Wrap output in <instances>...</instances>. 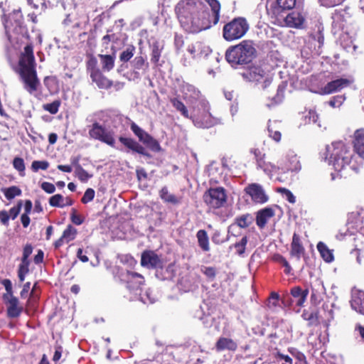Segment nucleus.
Listing matches in <instances>:
<instances>
[{"instance_id": "nucleus-42", "label": "nucleus", "mask_w": 364, "mask_h": 364, "mask_svg": "<svg viewBox=\"0 0 364 364\" xmlns=\"http://www.w3.org/2000/svg\"><path fill=\"white\" fill-rule=\"evenodd\" d=\"M77 235V230L71 225H69L67 228L63 231L62 237L65 240L66 243L73 240Z\"/></svg>"}, {"instance_id": "nucleus-55", "label": "nucleus", "mask_w": 364, "mask_h": 364, "mask_svg": "<svg viewBox=\"0 0 364 364\" xmlns=\"http://www.w3.org/2000/svg\"><path fill=\"white\" fill-rule=\"evenodd\" d=\"M288 352L296 360V362H301L306 360V355L295 348H288Z\"/></svg>"}, {"instance_id": "nucleus-14", "label": "nucleus", "mask_w": 364, "mask_h": 364, "mask_svg": "<svg viewBox=\"0 0 364 364\" xmlns=\"http://www.w3.org/2000/svg\"><path fill=\"white\" fill-rule=\"evenodd\" d=\"M210 7L211 13H210L208 10L204 8L203 5V9H201V16H203L205 14V18L210 23V28L213 26L216 25L220 20V9L221 6L218 0H204Z\"/></svg>"}, {"instance_id": "nucleus-43", "label": "nucleus", "mask_w": 364, "mask_h": 364, "mask_svg": "<svg viewBox=\"0 0 364 364\" xmlns=\"http://www.w3.org/2000/svg\"><path fill=\"white\" fill-rule=\"evenodd\" d=\"M200 272L209 281H213L217 274V269L214 267L201 266Z\"/></svg>"}, {"instance_id": "nucleus-35", "label": "nucleus", "mask_w": 364, "mask_h": 364, "mask_svg": "<svg viewBox=\"0 0 364 364\" xmlns=\"http://www.w3.org/2000/svg\"><path fill=\"white\" fill-rule=\"evenodd\" d=\"M101 59L102 70L110 71L114 66V58L110 55H99Z\"/></svg>"}, {"instance_id": "nucleus-38", "label": "nucleus", "mask_w": 364, "mask_h": 364, "mask_svg": "<svg viewBox=\"0 0 364 364\" xmlns=\"http://www.w3.org/2000/svg\"><path fill=\"white\" fill-rule=\"evenodd\" d=\"M171 103L173 107L186 118L191 119V114H189L188 110L182 101L177 98L171 100Z\"/></svg>"}, {"instance_id": "nucleus-31", "label": "nucleus", "mask_w": 364, "mask_h": 364, "mask_svg": "<svg viewBox=\"0 0 364 364\" xmlns=\"http://www.w3.org/2000/svg\"><path fill=\"white\" fill-rule=\"evenodd\" d=\"M316 247L321 257L325 262L330 263L333 261L334 256L333 250H330L324 242H318Z\"/></svg>"}, {"instance_id": "nucleus-37", "label": "nucleus", "mask_w": 364, "mask_h": 364, "mask_svg": "<svg viewBox=\"0 0 364 364\" xmlns=\"http://www.w3.org/2000/svg\"><path fill=\"white\" fill-rule=\"evenodd\" d=\"M161 198L169 203L177 204L180 203V200L174 195L170 193L166 187H163L159 193Z\"/></svg>"}, {"instance_id": "nucleus-59", "label": "nucleus", "mask_w": 364, "mask_h": 364, "mask_svg": "<svg viewBox=\"0 0 364 364\" xmlns=\"http://www.w3.org/2000/svg\"><path fill=\"white\" fill-rule=\"evenodd\" d=\"M95 192L94 189L90 188H87L85 191V192L81 199L82 203L84 204H87L89 202L92 201L95 198Z\"/></svg>"}, {"instance_id": "nucleus-60", "label": "nucleus", "mask_w": 364, "mask_h": 364, "mask_svg": "<svg viewBox=\"0 0 364 364\" xmlns=\"http://www.w3.org/2000/svg\"><path fill=\"white\" fill-rule=\"evenodd\" d=\"M160 57L161 50L159 49V46L155 43L152 47L151 61L154 63H156L159 60Z\"/></svg>"}, {"instance_id": "nucleus-28", "label": "nucleus", "mask_w": 364, "mask_h": 364, "mask_svg": "<svg viewBox=\"0 0 364 364\" xmlns=\"http://www.w3.org/2000/svg\"><path fill=\"white\" fill-rule=\"evenodd\" d=\"M350 305L355 311L364 314V292L353 293L350 301Z\"/></svg>"}, {"instance_id": "nucleus-9", "label": "nucleus", "mask_w": 364, "mask_h": 364, "mask_svg": "<svg viewBox=\"0 0 364 364\" xmlns=\"http://www.w3.org/2000/svg\"><path fill=\"white\" fill-rule=\"evenodd\" d=\"M203 200L210 208H219L226 203L225 191L222 187L211 188L205 192Z\"/></svg>"}, {"instance_id": "nucleus-33", "label": "nucleus", "mask_w": 364, "mask_h": 364, "mask_svg": "<svg viewBox=\"0 0 364 364\" xmlns=\"http://www.w3.org/2000/svg\"><path fill=\"white\" fill-rule=\"evenodd\" d=\"M196 236L198 245L200 247V248L205 252L209 251V240L206 231L204 230H200L198 231Z\"/></svg>"}, {"instance_id": "nucleus-39", "label": "nucleus", "mask_w": 364, "mask_h": 364, "mask_svg": "<svg viewBox=\"0 0 364 364\" xmlns=\"http://www.w3.org/2000/svg\"><path fill=\"white\" fill-rule=\"evenodd\" d=\"M43 83L50 93L53 94L57 92L58 85L55 77L47 76L44 78Z\"/></svg>"}, {"instance_id": "nucleus-1", "label": "nucleus", "mask_w": 364, "mask_h": 364, "mask_svg": "<svg viewBox=\"0 0 364 364\" xmlns=\"http://www.w3.org/2000/svg\"><path fill=\"white\" fill-rule=\"evenodd\" d=\"M203 3L200 0H180L175 6V13L184 30L198 33L210 28L205 14L201 16Z\"/></svg>"}, {"instance_id": "nucleus-29", "label": "nucleus", "mask_w": 364, "mask_h": 364, "mask_svg": "<svg viewBox=\"0 0 364 364\" xmlns=\"http://www.w3.org/2000/svg\"><path fill=\"white\" fill-rule=\"evenodd\" d=\"M354 149L355 152L364 159V129H358L355 134Z\"/></svg>"}, {"instance_id": "nucleus-34", "label": "nucleus", "mask_w": 364, "mask_h": 364, "mask_svg": "<svg viewBox=\"0 0 364 364\" xmlns=\"http://www.w3.org/2000/svg\"><path fill=\"white\" fill-rule=\"evenodd\" d=\"M289 164H286L285 166H283L284 169H282V171H296L300 170L301 165L299 163V161L298 159V157L291 154V155H289Z\"/></svg>"}, {"instance_id": "nucleus-61", "label": "nucleus", "mask_w": 364, "mask_h": 364, "mask_svg": "<svg viewBox=\"0 0 364 364\" xmlns=\"http://www.w3.org/2000/svg\"><path fill=\"white\" fill-rule=\"evenodd\" d=\"M87 68L90 73L100 70L97 68V60L95 57H91L87 63Z\"/></svg>"}, {"instance_id": "nucleus-52", "label": "nucleus", "mask_w": 364, "mask_h": 364, "mask_svg": "<svg viewBox=\"0 0 364 364\" xmlns=\"http://www.w3.org/2000/svg\"><path fill=\"white\" fill-rule=\"evenodd\" d=\"M75 173L81 181H87L92 177V175L89 174L80 165L75 167Z\"/></svg>"}, {"instance_id": "nucleus-46", "label": "nucleus", "mask_w": 364, "mask_h": 364, "mask_svg": "<svg viewBox=\"0 0 364 364\" xmlns=\"http://www.w3.org/2000/svg\"><path fill=\"white\" fill-rule=\"evenodd\" d=\"M131 130L134 134L139 138V141H141L144 137L148 134L144 129L139 127L136 123L132 122L130 125Z\"/></svg>"}, {"instance_id": "nucleus-27", "label": "nucleus", "mask_w": 364, "mask_h": 364, "mask_svg": "<svg viewBox=\"0 0 364 364\" xmlns=\"http://www.w3.org/2000/svg\"><path fill=\"white\" fill-rule=\"evenodd\" d=\"M132 66L137 77L145 75L149 69V63L142 56H136L132 61Z\"/></svg>"}, {"instance_id": "nucleus-58", "label": "nucleus", "mask_w": 364, "mask_h": 364, "mask_svg": "<svg viewBox=\"0 0 364 364\" xmlns=\"http://www.w3.org/2000/svg\"><path fill=\"white\" fill-rule=\"evenodd\" d=\"M279 296L277 293L272 292L269 298L267 306L269 309H274L279 306Z\"/></svg>"}, {"instance_id": "nucleus-62", "label": "nucleus", "mask_w": 364, "mask_h": 364, "mask_svg": "<svg viewBox=\"0 0 364 364\" xmlns=\"http://www.w3.org/2000/svg\"><path fill=\"white\" fill-rule=\"evenodd\" d=\"M21 209V201H20L16 206L12 207L9 213V218H11L12 220H14L16 218V217L18 215Z\"/></svg>"}, {"instance_id": "nucleus-32", "label": "nucleus", "mask_w": 364, "mask_h": 364, "mask_svg": "<svg viewBox=\"0 0 364 364\" xmlns=\"http://www.w3.org/2000/svg\"><path fill=\"white\" fill-rule=\"evenodd\" d=\"M279 123L274 121H269L267 126V131L269 136L272 138L275 141H279L281 140V133L279 130Z\"/></svg>"}, {"instance_id": "nucleus-4", "label": "nucleus", "mask_w": 364, "mask_h": 364, "mask_svg": "<svg viewBox=\"0 0 364 364\" xmlns=\"http://www.w3.org/2000/svg\"><path fill=\"white\" fill-rule=\"evenodd\" d=\"M352 155L349 148L342 141L333 142L326 148L325 160L337 171L350 163Z\"/></svg>"}, {"instance_id": "nucleus-6", "label": "nucleus", "mask_w": 364, "mask_h": 364, "mask_svg": "<svg viewBox=\"0 0 364 364\" xmlns=\"http://www.w3.org/2000/svg\"><path fill=\"white\" fill-rule=\"evenodd\" d=\"M180 91L183 100L190 105L193 111L198 107H207L208 101L201 95L200 91L194 85L186 82L180 85Z\"/></svg>"}, {"instance_id": "nucleus-15", "label": "nucleus", "mask_w": 364, "mask_h": 364, "mask_svg": "<svg viewBox=\"0 0 364 364\" xmlns=\"http://www.w3.org/2000/svg\"><path fill=\"white\" fill-rule=\"evenodd\" d=\"M188 53L193 59H199L207 57L211 52L209 46L203 43L197 41L189 45L187 48Z\"/></svg>"}, {"instance_id": "nucleus-21", "label": "nucleus", "mask_w": 364, "mask_h": 364, "mask_svg": "<svg viewBox=\"0 0 364 364\" xmlns=\"http://www.w3.org/2000/svg\"><path fill=\"white\" fill-rule=\"evenodd\" d=\"M119 140L122 144H124L125 146L132 150L133 151H135L138 154H142L147 157L151 156L150 154L146 151L144 147H143L135 140L131 138H127L124 136H120Z\"/></svg>"}, {"instance_id": "nucleus-25", "label": "nucleus", "mask_w": 364, "mask_h": 364, "mask_svg": "<svg viewBox=\"0 0 364 364\" xmlns=\"http://www.w3.org/2000/svg\"><path fill=\"white\" fill-rule=\"evenodd\" d=\"M325 288L320 282H316L311 287V300L314 304H319L323 299Z\"/></svg>"}, {"instance_id": "nucleus-47", "label": "nucleus", "mask_w": 364, "mask_h": 364, "mask_svg": "<svg viewBox=\"0 0 364 364\" xmlns=\"http://www.w3.org/2000/svg\"><path fill=\"white\" fill-rule=\"evenodd\" d=\"M65 198L60 194L51 196L49 199V204L53 207L63 208Z\"/></svg>"}, {"instance_id": "nucleus-3", "label": "nucleus", "mask_w": 364, "mask_h": 364, "mask_svg": "<svg viewBox=\"0 0 364 364\" xmlns=\"http://www.w3.org/2000/svg\"><path fill=\"white\" fill-rule=\"evenodd\" d=\"M256 55V49L251 41H242L226 50L225 58L232 66L247 64Z\"/></svg>"}, {"instance_id": "nucleus-53", "label": "nucleus", "mask_w": 364, "mask_h": 364, "mask_svg": "<svg viewBox=\"0 0 364 364\" xmlns=\"http://www.w3.org/2000/svg\"><path fill=\"white\" fill-rule=\"evenodd\" d=\"M49 167V163L47 161H33L31 164V169L34 172L38 170H46Z\"/></svg>"}, {"instance_id": "nucleus-7", "label": "nucleus", "mask_w": 364, "mask_h": 364, "mask_svg": "<svg viewBox=\"0 0 364 364\" xmlns=\"http://www.w3.org/2000/svg\"><path fill=\"white\" fill-rule=\"evenodd\" d=\"M210 105L207 102V107H198L196 111H193L191 119L194 125L198 128H210L218 123L209 112Z\"/></svg>"}, {"instance_id": "nucleus-22", "label": "nucleus", "mask_w": 364, "mask_h": 364, "mask_svg": "<svg viewBox=\"0 0 364 364\" xmlns=\"http://www.w3.org/2000/svg\"><path fill=\"white\" fill-rule=\"evenodd\" d=\"M274 215V211L272 208H264L257 213L256 223L257 226L262 229L267 221Z\"/></svg>"}, {"instance_id": "nucleus-49", "label": "nucleus", "mask_w": 364, "mask_h": 364, "mask_svg": "<svg viewBox=\"0 0 364 364\" xmlns=\"http://www.w3.org/2000/svg\"><path fill=\"white\" fill-rule=\"evenodd\" d=\"M277 192L281 193L282 196L290 203L294 204L296 203V197L289 189L286 188H279L277 189Z\"/></svg>"}, {"instance_id": "nucleus-12", "label": "nucleus", "mask_w": 364, "mask_h": 364, "mask_svg": "<svg viewBox=\"0 0 364 364\" xmlns=\"http://www.w3.org/2000/svg\"><path fill=\"white\" fill-rule=\"evenodd\" d=\"M250 80L262 84V87H267L272 82L273 73L267 67L255 66L251 68L247 74Z\"/></svg>"}, {"instance_id": "nucleus-11", "label": "nucleus", "mask_w": 364, "mask_h": 364, "mask_svg": "<svg viewBox=\"0 0 364 364\" xmlns=\"http://www.w3.org/2000/svg\"><path fill=\"white\" fill-rule=\"evenodd\" d=\"M121 277L122 280L126 282L127 288L131 294L129 299H136L138 297L141 286L144 283L143 276L136 272L127 271L125 273L122 274Z\"/></svg>"}, {"instance_id": "nucleus-23", "label": "nucleus", "mask_w": 364, "mask_h": 364, "mask_svg": "<svg viewBox=\"0 0 364 364\" xmlns=\"http://www.w3.org/2000/svg\"><path fill=\"white\" fill-rule=\"evenodd\" d=\"M284 19L287 26L296 28H301L304 22V18L299 12H291Z\"/></svg>"}, {"instance_id": "nucleus-8", "label": "nucleus", "mask_w": 364, "mask_h": 364, "mask_svg": "<svg viewBox=\"0 0 364 364\" xmlns=\"http://www.w3.org/2000/svg\"><path fill=\"white\" fill-rule=\"evenodd\" d=\"M251 152L255 156L257 168L262 170L270 179H272L273 176L277 173L279 170L284 169L282 164L276 165L267 161L265 154L262 153L259 149H255L252 150Z\"/></svg>"}, {"instance_id": "nucleus-41", "label": "nucleus", "mask_w": 364, "mask_h": 364, "mask_svg": "<svg viewBox=\"0 0 364 364\" xmlns=\"http://www.w3.org/2000/svg\"><path fill=\"white\" fill-rule=\"evenodd\" d=\"M252 221V218L250 214L242 215L235 218V224L242 228H247Z\"/></svg>"}, {"instance_id": "nucleus-63", "label": "nucleus", "mask_w": 364, "mask_h": 364, "mask_svg": "<svg viewBox=\"0 0 364 364\" xmlns=\"http://www.w3.org/2000/svg\"><path fill=\"white\" fill-rule=\"evenodd\" d=\"M274 356L277 360H283L288 364L293 363V360L291 357H289L288 355H284L280 351H277L274 354Z\"/></svg>"}, {"instance_id": "nucleus-45", "label": "nucleus", "mask_w": 364, "mask_h": 364, "mask_svg": "<svg viewBox=\"0 0 364 364\" xmlns=\"http://www.w3.org/2000/svg\"><path fill=\"white\" fill-rule=\"evenodd\" d=\"M135 48L133 46H129L124 50L120 54L119 58L122 62L129 61L134 55Z\"/></svg>"}, {"instance_id": "nucleus-20", "label": "nucleus", "mask_w": 364, "mask_h": 364, "mask_svg": "<svg viewBox=\"0 0 364 364\" xmlns=\"http://www.w3.org/2000/svg\"><path fill=\"white\" fill-rule=\"evenodd\" d=\"M141 264L149 268H161L163 263L155 252L147 251L141 255Z\"/></svg>"}, {"instance_id": "nucleus-40", "label": "nucleus", "mask_w": 364, "mask_h": 364, "mask_svg": "<svg viewBox=\"0 0 364 364\" xmlns=\"http://www.w3.org/2000/svg\"><path fill=\"white\" fill-rule=\"evenodd\" d=\"M141 142H143L152 151H159L161 149V146L159 142L149 134L144 137Z\"/></svg>"}, {"instance_id": "nucleus-36", "label": "nucleus", "mask_w": 364, "mask_h": 364, "mask_svg": "<svg viewBox=\"0 0 364 364\" xmlns=\"http://www.w3.org/2000/svg\"><path fill=\"white\" fill-rule=\"evenodd\" d=\"M1 191L4 193L6 198L9 200H12L16 196H20L22 193L21 190L16 186L9 188H1Z\"/></svg>"}, {"instance_id": "nucleus-51", "label": "nucleus", "mask_w": 364, "mask_h": 364, "mask_svg": "<svg viewBox=\"0 0 364 364\" xmlns=\"http://www.w3.org/2000/svg\"><path fill=\"white\" fill-rule=\"evenodd\" d=\"M60 105L59 100H55L51 103L46 104L43 105V109L52 114H55L58 112Z\"/></svg>"}, {"instance_id": "nucleus-44", "label": "nucleus", "mask_w": 364, "mask_h": 364, "mask_svg": "<svg viewBox=\"0 0 364 364\" xmlns=\"http://www.w3.org/2000/svg\"><path fill=\"white\" fill-rule=\"evenodd\" d=\"M138 296H139V299L146 304H153L156 301L155 296L153 295V293L149 289L146 290L143 294H141V290L139 291Z\"/></svg>"}, {"instance_id": "nucleus-13", "label": "nucleus", "mask_w": 364, "mask_h": 364, "mask_svg": "<svg viewBox=\"0 0 364 364\" xmlns=\"http://www.w3.org/2000/svg\"><path fill=\"white\" fill-rule=\"evenodd\" d=\"M253 203L258 204L266 203L269 200V196L262 185L257 183L248 184L244 189Z\"/></svg>"}, {"instance_id": "nucleus-5", "label": "nucleus", "mask_w": 364, "mask_h": 364, "mask_svg": "<svg viewBox=\"0 0 364 364\" xmlns=\"http://www.w3.org/2000/svg\"><path fill=\"white\" fill-rule=\"evenodd\" d=\"M250 25L244 17H236L228 22L223 28V37L228 41L242 38L248 31Z\"/></svg>"}, {"instance_id": "nucleus-30", "label": "nucleus", "mask_w": 364, "mask_h": 364, "mask_svg": "<svg viewBox=\"0 0 364 364\" xmlns=\"http://www.w3.org/2000/svg\"><path fill=\"white\" fill-rule=\"evenodd\" d=\"M90 77L100 88H107L111 85L109 80L102 74L100 70L91 73Z\"/></svg>"}, {"instance_id": "nucleus-18", "label": "nucleus", "mask_w": 364, "mask_h": 364, "mask_svg": "<svg viewBox=\"0 0 364 364\" xmlns=\"http://www.w3.org/2000/svg\"><path fill=\"white\" fill-rule=\"evenodd\" d=\"M351 83V81L346 78L336 79L329 82L321 88V93L323 95H329L333 92H339L342 89L347 87Z\"/></svg>"}, {"instance_id": "nucleus-50", "label": "nucleus", "mask_w": 364, "mask_h": 364, "mask_svg": "<svg viewBox=\"0 0 364 364\" xmlns=\"http://www.w3.org/2000/svg\"><path fill=\"white\" fill-rule=\"evenodd\" d=\"M274 260L278 263L281 264L284 267V273L286 274H290L291 272V267L287 260L282 255H277L274 257Z\"/></svg>"}, {"instance_id": "nucleus-10", "label": "nucleus", "mask_w": 364, "mask_h": 364, "mask_svg": "<svg viewBox=\"0 0 364 364\" xmlns=\"http://www.w3.org/2000/svg\"><path fill=\"white\" fill-rule=\"evenodd\" d=\"M89 135L92 139L99 140L111 146H114L115 139L113 131L99 122H95L92 124L89 129Z\"/></svg>"}, {"instance_id": "nucleus-17", "label": "nucleus", "mask_w": 364, "mask_h": 364, "mask_svg": "<svg viewBox=\"0 0 364 364\" xmlns=\"http://www.w3.org/2000/svg\"><path fill=\"white\" fill-rule=\"evenodd\" d=\"M296 0H277L270 7L272 14L277 18H283L282 13L292 9L296 5Z\"/></svg>"}, {"instance_id": "nucleus-2", "label": "nucleus", "mask_w": 364, "mask_h": 364, "mask_svg": "<svg viewBox=\"0 0 364 364\" xmlns=\"http://www.w3.org/2000/svg\"><path fill=\"white\" fill-rule=\"evenodd\" d=\"M17 72L24 90L36 97V92L41 83L37 76L33 47L31 44L24 47L19 58Z\"/></svg>"}, {"instance_id": "nucleus-64", "label": "nucleus", "mask_w": 364, "mask_h": 364, "mask_svg": "<svg viewBox=\"0 0 364 364\" xmlns=\"http://www.w3.org/2000/svg\"><path fill=\"white\" fill-rule=\"evenodd\" d=\"M41 187L45 192L48 193H53L55 191V187L51 183L43 182Z\"/></svg>"}, {"instance_id": "nucleus-54", "label": "nucleus", "mask_w": 364, "mask_h": 364, "mask_svg": "<svg viewBox=\"0 0 364 364\" xmlns=\"http://www.w3.org/2000/svg\"><path fill=\"white\" fill-rule=\"evenodd\" d=\"M1 284L4 285L6 291V293L3 295V299H6L7 297L14 296L11 282L8 279H5L1 281Z\"/></svg>"}, {"instance_id": "nucleus-48", "label": "nucleus", "mask_w": 364, "mask_h": 364, "mask_svg": "<svg viewBox=\"0 0 364 364\" xmlns=\"http://www.w3.org/2000/svg\"><path fill=\"white\" fill-rule=\"evenodd\" d=\"M13 166L16 169L21 176L25 175V164L22 158L16 157L13 161Z\"/></svg>"}, {"instance_id": "nucleus-24", "label": "nucleus", "mask_w": 364, "mask_h": 364, "mask_svg": "<svg viewBox=\"0 0 364 364\" xmlns=\"http://www.w3.org/2000/svg\"><path fill=\"white\" fill-rule=\"evenodd\" d=\"M304 247L301 243V237L296 233H294L292 237V242L291 244L290 254L293 257H296L299 259L301 255L304 253Z\"/></svg>"}, {"instance_id": "nucleus-57", "label": "nucleus", "mask_w": 364, "mask_h": 364, "mask_svg": "<svg viewBox=\"0 0 364 364\" xmlns=\"http://www.w3.org/2000/svg\"><path fill=\"white\" fill-rule=\"evenodd\" d=\"M286 88V83L282 82L277 87V93L274 97V101L275 103L280 102L284 98V90Z\"/></svg>"}, {"instance_id": "nucleus-26", "label": "nucleus", "mask_w": 364, "mask_h": 364, "mask_svg": "<svg viewBox=\"0 0 364 364\" xmlns=\"http://www.w3.org/2000/svg\"><path fill=\"white\" fill-rule=\"evenodd\" d=\"M215 348L218 351H223L225 350L235 351L237 348V344L231 338L220 337L216 342Z\"/></svg>"}, {"instance_id": "nucleus-19", "label": "nucleus", "mask_w": 364, "mask_h": 364, "mask_svg": "<svg viewBox=\"0 0 364 364\" xmlns=\"http://www.w3.org/2000/svg\"><path fill=\"white\" fill-rule=\"evenodd\" d=\"M7 311V316L14 318L18 317L23 310V307L20 305L18 298L16 296L7 297L4 299Z\"/></svg>"}, {"instance_id": "nucleus-56", "label": "nucleus", "mask_w": 364, "mask_h": 364, "mask_svg": "<svg viewBox=\"0 0 364 364\" xmlns=\"http://www.w3.org/2000/svg\"><path fill=\"white\" fill-rule=\"evenodd\" d=\"M247 243V237L246 236H245L240 240V242H236L234 245V247L236 249L237 253L239 255H242L245 252Z\"/></svg>"}, {"instance_id": "nucleus-16", "label": "nucleus", "mask_w": 364, "mask_h": 364, "mask_svg": "<svg viewBox=\"0 0 364 364\" xmlns=\"http://www.w3.org/2000/svg\"><path fill=\"white\" fill-rule=\"evenodd\" d=\"M23 23V17L21 9L13 11L9 16L8 20L5 22V28L9 34L10 30L17 31L21 28Z\"/></svg>"}]
</instances>
